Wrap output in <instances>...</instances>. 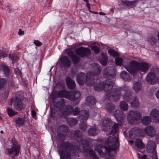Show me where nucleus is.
Here are the masks:
<instances>
[{"label":"nucleus","instance_id":"f257e3e1","mask_svg":"<svg viewBox=\"0 0 159 159\" xmlns=\"http://www.w3.org/2000/svg\"><path fill=\"white\" fill-rule=\"evenodd\" d=\"M96 65L93 71L89 72L86 77L85 73H80L77 76V82L81 85H83L85 83L88 86L93 85L94 89L97 91L103 90L105 91H108L112 89L114 84L113 82L111 80L116 76L115 70L112 67H107L104 70L103 76L107 79L104 82L100 81V83L96 84L94 83V78L100 74L102 69L100 66L98 64Z\"/></svg>","mask_w":159,"mask_h":159},{"label":"nucleus","instance_id":"f03ea898","mask_svg":"<svg viewBox=\"0 0 159 159\" xmlns=\"http://www.w3.org/2000/svg\"><path fill=\"white\" fill-rule=\"evenodd\" d=\"M74 138L75 140L80 141V147L73 146L72 144L68 142L62 143L59 145L58 150L61 159H71L72 151L75 155H77L79 152H89V155L93 157V159H99L93 150L88 148L89 145V142L86 140L82 139V134L80 131H76L74 133Z\"/></svg>","mask_w":159,"mask_h":159},{"label":"nucleus","instance_id":"7ed1b4c3","mask_svg":"<svg viewBox=\"0 0 159 159\" xmlns=\"http://www.w3.org/2000/svg\"><path fill=\"white\" fill-rule=\"evenodd\" d=\"M105 143L107 144L108 146L103 147L99 144L97 145L95 148V150L98 153V155L102 154V157H105V155L107 154L109 155L111 150H116L119 145L118 138L114 135L107 139Z\"/></svg>","mask_w":159,"mask_h":159},{"label":"nucleus","instance_id":"20e7f679","mask_svg":"<svg viewBox=\"0 0 159 159\" xmlns=\"http://www.w3.org/2000/svg\"><path fill=\"white\" fill-rule=\"evenodd\" d=\"M66 54L71 58L74 64L78 62L80 60V58L77 55H79L83 57L89 55L91 54L90 49L84 47L76 48L75 51L76 54H74V52L71 50L66 49L65 50Z\"/></svg>","mask_w":159,"mask_h":159},{"label":"nucleus","instance_id":"39448f33","mask_svg":"<svg viewBox=\"0 0 159 159\" xmlns=\"http://www.w3.org/2000/svg\"><path fill=\"white\" fill-rule=\"evenodd\" d=\"M150 66L148 63H139L135 61H132L129 64L126 66L125 68L128 71L134 75L139 70L147 72L149 70Z\"/></svg>","mask_w":159,"mask_h":159},{"label":"nucleus","instance_id":"423d86ee","mask_svg":"<svg viewBox=\"0 0 159 159\" xmlns=\"http://www.w3.org/2000/svg\"><path fill=\"white\" fill-rule=\"evenodd\" d=\"M80 112V115L79 116V119L81 121V123L80 125V127L82 131H84L86 130L87 128V125L86 122L84 120H86L89 118V114L88 112L85 110L80 111V109L78 107H76L74 109H73L72 111L73 114L74 116L78 115Z\"/></svg>","mask_w":159,"mask_h":159},{"label":"nucleus","instance_id":"0eeeda50","mask_svg":"<svg viewBox=\"0 0 159 159\" xmlns=\"http://www.w3.org/2000/svg\"><path fill=\"white\" fill-rule=\"evenodd\" d=\"M128 89V87L125 86L122 88H113L107 94V97L109 100L117 101L120 99L121 92L124 90H127Z\"/></svg>","mask_w":159,"mask_h":159},{"label":"nucleus","instance_id":"6e6552de","mask_svg":"<svg viewBox=\"0 0 159 159\" xmlns=\"http://www.w3.org/2000/svg\"><path fill=\"white\" fill-rule=\"evenodd\" d=\"M57 95L58 97H63L70 100L74 101L80 98L81 95L79 92L74 91L70 92L66 90H62L57 93Z\"/></svg>","mask_w":159,"mask_h":159},{"label":"nucleus","instance_id":"1a4fd4ad","mask_svg":"<svg viewBox=\"0 0 159 159\" xmlns=\"http://www.w3.org/2000/svg\"><path fill=\"white\" fill-rule=\"evenodd\" d=\"M147 82L150 84H154L158 81L159 82V69L153 68L147 75Z\"/></svg>","mask_w":159,"mask_h":159},{"label":"nucleus","instance_id":"9d476101","mask_svg":"<svg viewBox=\"0 0 159 159\" xmlns=\"http://www.w3.org/2000/svg\"><path fill=\"white\" fill-rule=\"evenodd\" d=\"M11 147L7 148L5 151V154L9 156H11V159H14L15 157L17 156L20 151V146L18 144L16 140L12 141Z\"/></svg>","mask_w":159,"mask_h":159},{"label":"nucleus","instance_id":"9b49d317","mask_svg":"<svg viewBox=\"0 0 159 159\" xmlns=\"http://www.w3.org/2000/svg\"><path fill=\"white\" fill-rule=\"evenodd\" d=\"M65 104V102L63 99H60L59 100L56 101L54 105L56 108H51L50 115L52 117H55L57 115L60 114V110H61Z\"/></svg>","mask_w":159,"mask_h":159},{"label":"nucleus","instance_id":"f8f14e48","mask_svg":"<svg viewBox=\"0 0 159 159\" xmlns=\"http://www.w3.org/2000/svg\"><path fill=\"white\" fill-rule=\"evenodd\" d=\"M141 113L139 111H129L127 119L129 122L132 124H135V121L139 120L141 117Z\"/></svg>","mask_w":159,"mask_h":159},{"label":"nucleus","instance_id":"ddd939ff","mask_svg":"<svg viewBox=\"0 0 159 159\" xmlns=\"http://www.w3.org/2000/svg\"><path fill=\"white\" fill-rule=\"evenodd\" d=\"M157 145L155 143L151 140H149L147 145V148L149 152L153 153V159H158L156 150Z\"/></svg>","mask_w":159,"mask_h":159},{"label":"nucleus","instance_id":"4468645a","mask_svg":"<svg viewBox=\"0 0 159 159\" xmlns=\"http://www.w3.org/2000/svg\"><path fill=\"white\" fill-rule=\"evenodd\" d=\"M11 102L9 103L10 105H12L13 103L14 108L17 110H20L23 107V105L21 99L17 97L12 98L10 100Z\"/></svg>","mask_w":159,"mask_h":159},{"label":"nucleus","instance_id":"2eb2a0df","mask_svg":"<svg viewBox=\"0 0 159 159\" xmlns=\"http://www.w3.org/2000/svg\"><path fill=\"white\" fill-rule=\"evenodd\" d=\"M114 116L118 123L122 124L125 119L124 113L122 111L118 110L114 112Z\"/></svg>","mask_w":159,"mask_h":159},{"label":"nucleus","instance_id":"dca6fc26","mask_svg":"<svg viewBox=\"0 0 159 159\" xmlns=\"http://www.w3.org/2000/svg\"><path fill=\"white\" fill-rule=\"evenodd\" d=\"M68 130V128L67 125H62L60 126L57 131V137L58 138L64 137L67 134Z\"/></svg>","mask_w":159,"mask_h":159},{"label":"nucleus","instance_id":"f3484780","mask_svg":"<svg viewBox=\"0 0 159 159\" xmlns=\"http://www.w3.org/2000/svg\"><path fill=\"white\" fill-rule=\"evenodd\" d=\"M136 1L132 2L128 1L127 0L121 1L119 2V5L120 7L122 8L133 7L135 6Z\"/></svg>","mask_w":159,"mask_h":159},{"label":"nucleus","instance_id":"a211bd4d","mask_svg":"<svg viewBox=\"0 0 159 159\" xmlns=\"http://www.w3.org/2000/svg\"><path fill=\"white\" fill-rule=\"evenodd\" d=\"M150 116L154 122L159 123V111L157 109H153L150 113Z\"/></svg>","mask_w":159,"mask_h":159},{"label":"nucleus","instance_id":"6ab92c4d","mask_svg":"<svg viewBox=\"0 0 159 159\" xmlns=\"http://www.w3.org/2000/svg\"><path fill=\"white\" fill-rule=\"evenodd\" d=\"M112 124L111 120L109 118L104 119L102 123V129L105 131H107L110 129V126Z\"/></svg>","mask_w":159,"mask_h":159},{"label":"nucleus","instance_id":"aec40b11","mask_svg":"<svg viewBox=\"0 0 159 159\" xmlns=\"http://www.w3.org/2000/svg\"><path fill=\"white\" fill-rule=\"evenodd\" d=\"M145 132L148 136L151 137L154 136L156 134L155 129L152 126H149L146 127L145 129Z\"/></svg>","mask_w":159,"mask_h":159},{"label":"nucleus","instance_id":"412c9836","mask_svg":"<svg viewBox=\"0 0 159 159\" xmlns=\"http://www.w3.org/2000/svg\"><path fill=\"white\" fill-rule=\"evenodd\" d=\"M73 110L72 107L70 105H67L65 107V109L60 110L59 115H68L71 114Z\"/></svg>","mask_w":159,"mask_h":159},{"label":"nucleus","instance_id":"4be33fe9","mask_svg":"<svg viewBox=\"0 0 159 159\" xmlns=\"http://www.w3.org/2000/svg\"><path fill=\"white\" fill-rule=\"evenodd\" d=\"M96 103L95 98L93 96H89L86 98V103L90 107L94 105Z\"/></svg>","mask_w":159,"mask_h":159},{"label":"nucleus","instance_id":"5701e85b","mask_svg":"<svg viewBox=\"0 0 159 159\" xmlns=\"http://www.w3.org/2000/svg\"><path fill=\"white\" fill-rule=\"evenodd\" d=\"M96 103L95 98L93 96H89L86 98V103L90 107L94 105Z\"/></svg>","mask_w":159,"mask_h":159},{"label":"nucleus","instance_id":"b1692460","mask_svg":"<svg viewBox=\"0 0 159 159\" xmlns=\"http://www.w3.org/2000/svg\"><path fill=\"white\" fill-rule=\"evenodd\" d=\"M120 76L121 78L125 81L129 82L131 80V77L125 71H122L120 74Z\"/></svg>","mask_w":159,"mask_h":159},{"label":"nucleus","instance_id":"393cba45","mask_svg":"<svg viewBox=\"0 0 159 159\" xmlns=\"http://www.w3.org/2000/svg\"><path fill=\"white\" fill-rule=\"evenodd\" d=\"M99 60L101 64L103 65H105L107 62L108 57L107 54L105 53H102L100 55Z\"/></svg>","mask_w":159,"mask_h":159},{"label":"nucleus","instance_id":"a878e982","mask_svg":"<svg viewBox=\"0 0 159 159\" xmlns=\"http://www.w3.org/2000/svg\"><path fill=\"white\" fill-rule=\"evenodd\" d=\"M66 82L68 87L70 89H74L75 87V83L70 78L67 77L66 79Z\"/></svg>","mask_w":159,"mask_h":159},{"label":"nucleus","instance_id":"bb28decb","mask_svg":"<svg viewBox=\"0 0 159 159\" xmlns=\"http://www.w3.org/2000/svg\"><path fill=\"white\" fill-rule=\"evenodd\" d=\"M142 87V84L140 82H135L133 84V88L134 90L136 93L139 92L140 91Z\"/></svg>","mask_w":159,"mask_h":159},{"label":"nucleus","instance_id":"cd10ccee","mask_svg":"<svg viewBox=\"0 0 159 159\" xmlns=\"http://www.w3.org/2000/svg\"><path fill=\"white\" fill-rule=\"evenodd\" d=\"M61 63L65 66H69L71 63L70 60L69 59L67 56H65L63 57L61 59Z\"/></svg>","mask_w":159,"mask_h":159},{"label":"nucleus","instance_id":"c85d7f7f","mask_svg":"<svg viewBox=\"0 0 159 159\" xmlns=\"http://www.w3.org/2000/svg\"><path fill=\"white\" fill-rule=\"evenodd\" d=\"M137 128H134L131 129L129 132V136L131 138H135V137L138 136Z\"/></svg>","mask_w":159,"mask_h":159},{"label":"nucleus","instance_id":"c756f323","mask_svg":"<svg viewBox=\"0 0 159 159\" xmlns=\"http://www.w3.org/2000/svg\"><path fill=\"white\" fill-rule=\"evenodd\" d=\"M142 122L143 125H149L151 122V118L148 116H145L143 117L142 120Z\"/></svg>","mask_w":159,"mask_h":159},{"label":"nucleus","instance_id":"7c9ffc66","mask_svg":"<svg viewBox=\"0 0 159 159\" xmlns=\"http://www.w3.org/2000/svg\"><path fill=\"white\" fill-rule=\"evenodd\" d=\"M14 121L16 124V126L19 127L23 126L25 122V120L23 118L20 117L15 119Z\"/></svg>","mask_w":159,"mask_h":159},{"label":"nucleus","instance_id":"2f4dec72","mask_svg":"<svg viewBox=\"0 0 159 159\" xmlns=\"http://www.w3.org/2000/svg\"><path fill=\"white\" fill-rule=\"evenodd\" d=\"M99 133V130L97 128H93L89 129L88 131V133L91 136H95Z\"/></svg>","mask_w":159,"mask_h":159},{"label":"nucleus","instance_id":"473e14b6","mask_svg":"<svg viewBox=\"0 0 159 159\" xmlns=\"http://www.w3.org/2000/svg\"><path fill=\"white\" fill-rule=\"evenodd\" d=\"M135 146L138 148L140 149H143L145 145L142 140L140 139H137L135 142Z\"/></svg>","mask_w":159,"mask_h":159},{"label":"nucleus","instance_id":"72a5a7b5","mask_svg":"<svg viewBox=\"0 0 159 159\" xmlns=\"http://www.w3.org/2000/svg\"><path fill=\"white\" fill-rule=\"evenodd\" d=\"M120 109L123 111H126L128 110L129 106L126 102L122 101L120 104Z\"/></svg>","mask_w":159,"mask_h":159},{"label":"nucleus","instance_id":"f704fd0d","mask_svg":"<svg viewBox=\"0 0 159 159\" xmlns=\"http://www.w3.org/2000/svg\"><path fill=\"white\" fill-rule=\"evenodd\" d=\"M66 120L68 125L70 126L74 125L77 123L76 119L74 118H68Z\"/></svg>","mask_w":159,"mask_h":159},{"label":"nucleus","instance_id":"c9c22d12","mask_svg":"<svg viewBox=\"0 0 159 159\" xmlns=\"http://www.w3.org/2000/svg\"><path fill=\"white\" fill-rule=\"evenodd\" d=\"M106 108L108 112L111 113L114 110L115 107L112 104L109 103L107 105Z\"/></svg>","mask_w":159,"mask_h":159},{"label":"nucleus","instance_id":"e433bc0d","mask_svg":"<svg viewBox=\"0 0 159 159\" xmlns=\"http://www.w3.org/2000/svg\"><path fill=\"white\" fill-rule=\"evenodd\" d=\"M124 99L129 102L130 100L132 98V95L130 92H127L123 95Z\"/></svg>","mask_w":159,"mask_h":159},{"label":"nucleus","instance_id":"4c0bfd02","mask_svg":"<svg viewBox=\"0 0 159 159\" xmlns=\"http://www.w3.org/2000/svg\"><path fill=\"white\" fill-rule=\"evenodd\" d=\"M118 124L115 123L112 128L111 134H114L118 132Z\"/></svg>","mask_w":159,"mask_h":159},{"label":"nucleus","instance_id":"58836bf2","mask_svg":"<svg viewBox=\"0 0 159 159\" xmlns=\"http://www.w3.org/2000/svg\"><path fill=\"white\" fill-rule=\"evenodd\" d=\"M131 106L133 107H137L139 105V102L137 98L136 97H134L132 102H130Z\"/></svg>","mask_w":159,"mask_h":159},{"label":"nucleus","instance_id":"ea45409f","mask_svg":"<svg viewBox=\"0 0 159 159\" xmlns=\"http://www.w3.org/2000/svg\"><path fill=\"white\" fill-rule=\"evenodd\" d=\"M7 111L8 115L10 117L13 116L17 113L16 111H14L12 108L10 107L7 108Z\"/></svg>","mask_w":159,"mask_h":159},{"label":"nucleus","instance_id":"a19ab883","mask_svg":"<svg viewBox=\"0 0 159 159\" xmlns=\"http://www.w3.org/2000/svg\"><path fill=\"white\" fill-rule=\"evenodd\" d=\"M108 51L110 55L112 57H116L119 55L118 53L113 49H110Z\"/></svg>","mask_w":159,"mask_h":159},{"label":"nucleus","instance_id":"79ce46f5","mask_svg":"<svg viewBox=\"0 0 159 159\" xmlns=\"http://www.w3.org/2000/svg\"><path fill=\"white\" fill-rule=\"evenodd\" d=\"M148 40L149 43L152 45H154L157 42V39L153 37L148 38Z\"/></svg>","mask_w":159,"mask_h":159},{"label":"nucleus","instance_id":"37998d69","mask_svg":"<svg viewBox=\"0 0 159 159\" xmlns=\"http://www.w3.org/2000/svg\"><path fill=\"white\" fill-rule=\"evenodd\" d=\"M123 61V59L120 57H116L115 59V63L116 64L117 66H121Z\"/></svg>","mask_w":159,"mask_h":159},{"label":"nucleus","instance_id":"c03bdc74","mask_svg":"<svg viewBox=\"0 0 159 159\" xmlns=\"http://www.w3.org/2000/svg\"><path fill=\"white\" fill-rule=\"evenodd\" d=\"M7 82L6 80L4 78L0 79V89L2 88Z\"/></svg>","mask_w":159,"mask_h":159},{"label":"nucleus","instance_id":"a18cd8bd","mask_svg":"<svg viewBox=\"0 0 159 159\" xmlns=\"http://www.w3.org/2000/svg\"><path fill=\"white\" fill-rule=\"evenodd\" d=\"M138 136L140 137H144L145 135V130L143 129H139L137 128Z\"/></svg>","mask_w":159,"mask_h":159},{"label":"nucleus","instance_id":"49530a36","mask_svg":"<svg viewBox=\"0 0 159 159\" xmlns=\"http://www.w3.org/2000/svg\"><path fill=\"white\" fill-rule=\"evenodd\" d=\"M91 49L95 51L96 53H99L100 50V48L99 47H98L95 45H93L91 47Z\"/></svg>","mask_w":159,"mask_h":159},{"label":"nucleus","instance_id":"de8ad7c7","mask_svg":"<svg viewBox=\"0 0 159 159\" xmlns=\"http://www.w3.org/2000/svg\"><path fill=\"white\" fill-rule=\"evenodd\" d=\"M9 57L12 61H16L18 59V57L15 54H11L9 55Z\"/></svg>","mask_w":159,"mask_h":159},{"label":"nucleus","instance_id":"09e8293b","mask_svg":"<svg viewBox=\"0 0 159 159\" xmlns=\"http://www.w3.org/2000/svg\"><path fill=\"white\" fill-rule=\"evenodd\" d=\"M7 54L4 51H0V58L2 57H6Z\"/></svg>","mask_w":159,"mask_h":159},{"label":"nucleus","instance_id":"8fccbe9b","mask_svg":"<svg viewBox=\"0 0 159 159\" xmlns=\"http://www.w3.org/2000/svg\"><path fill=\"white\" fill-rule=\"evenodd\" d=\"M34 43L36 46H39L42 45V43L38 40H34Z\"/></svg>","mask_w":159,"mask_h":159},{"label":"nucleus","instance_id":"3c124183","mask_svg":"<svg viewBox=\"0 0 159 159\" xmlns=\"http://www.w3.org/2000/svg\"><path fill=\"white\" fill-rule=\"evenodd\" d=\"M15 72L16 74L20 76L21 75V71L18 68L15 69Z\"/></svg>","mask_w":159,"mask_h":159},{"label":"nucleus","instance_id":"603ef678","mask_svg":"<svg viewBox=\"0 0 159 159\" xmlns=\"http://www.w3.org/2000/svg\"><path fill=\"white\" fill-rule=\"evenodd\" d=\"M155 94L157 98L159 99V89L156 91Z\"/></svg>","mask_w":159,"mask_h":159},{"label":"nucleus","instance_id":"864d4df0","mask_svg":"<svg viewBox=\"0 0 159 159\" xmlns=\"http://www.w3.org/2000/svg\"><path fill=\"white\" fill-rule=\"evenodd\" d=\"M36 114V113L34 110H33L31 111V115L33 117H34L35 116Z\"/></svg>","mask_w":159,"mask_h":159},{"label":"nucleus","instance_id":"5fc2aeb1","mask_svg":"<svg viewBox=\"0 0 159 159\" xmlns=\"http://www.w3.org/2000/svg\"><path fill=\"white\" fill-rule=\"evenodd\" d=\"M18 34L19 35H22L24 34V31L20 30L18 32Z\"/></svg>","mask_w":159,"mask_h":159},{"label":"nucleus","instance_id":"6e6d98bb","mask_svg":"<svg viewBox=\"0 0 159 159\" xmlns=\"http://www.w3.org/2000/svg\"><path fill=\"white\" fill-rule=\"evenodd\" d=\"M87 3V6L89 10H90V6L89 3V2H86Z\"/></svg>","mask_w":159,"mask_h":159},{"label":"nucleus","instance_id":"4d7b16f0","mask_svg":"<svg viewBox=\"0 0 159 159\" xmlns=\"http://www.w3.org/2000/svg\"><path fill=\"white\" fill-rule=\"evenodd\" d=\"M10 86L11 87H14V83L13 82H11V83L9 84Z\"/></svg>","mask_w":159,"mask_h":159},{"label":"nucleus","instance_id":"13d9d810","mask_svg":"<svg viewBox=\"0 0 159 159\" xmlns=\"http://www.w3.org/2000/svg\"><path fill=\"white\" fill-rule=\"evenodd\" d=\"M99 14H100V15H102V16H105L106 15V14L104 13L103 12H99Z\"/></svg>","mask_w":159,"mask_h":159},{"label":"nucleus","instance_id":"bf43d9fd","mask_svg":"<svg viewBox=\"0 0 159 159\" xmlns=\"http://www.w3.org/2000/svg\"><path fill=\"white\" fill-rule=\"evenodd\" d=\"M157 140V142H159V133L158 134L157 137L156 138Z\"/></svg>","mask_w":159,"mask_h":159},{"label":"nucleus","instance_id":"052dcab7","mask_svg":"<svg viewBox=\"0 0 159 159\" xmlns=\"http://www.w3.org/2000/svg\"><path fill=\"white\" fill-rule=\"evenodd\" d=\"M7 10L8 11L11 12L10 7L9 6H8L7 7Z\"/></svg>","mask_w":159,"mask_h":159},{"label":"nucleus","instance_id":"680f3d73","mask_svg":"<svg viewBox=\"0 0 159 159\" xmlns=\"http://www.w3.org/2000/svg\"><path fill=\"white\" fill-rule=\"evenodd\" d=\"M146 156H147L146 155H143L142 157V159H145L146 158Z\"/></svg>","mask_w":159,"mask_h":159},{"label":"nucleus","instance_id":"e2e57ef3","mask_svg":"<svg viewBox=\"0 0 159 159\" xmlns=\"http://www.w3.org/2000/svg\"><path fill=\"white\" fill-rule=\"evenodd\" d=\"M129 142L131 144H133L134 143V141L133 140H131L129 141Z\"/></svg>","mask_w":159,"mask_h":159},{"label":"nucleus","instance_id":"0e129e2a","mask_svg":"<svg viewBox=\"0 0 159 159\" xmlns=\"http://www.w3.org/2000/svg\"><path fill=\"white\" fill-rule=\"evenodd\" d=\"M86 3L89 2V0H84Z\"/></svg>","mask_w":159,"mask_h":159},{"label":"nucleus","instance_id":"69168bd1","mask_svg":"<svg viewBox=\"0 0 159 159\" xmlns=\"http://www.w3.org/2000/svg\"><path fill=\"white\" fill-rule=\"evenodd\" d=\"M0 132L2 134H3V133H4V132L2 130Z\"/></svg>","mask_w":159,"mask_h":159}]
</instances>
